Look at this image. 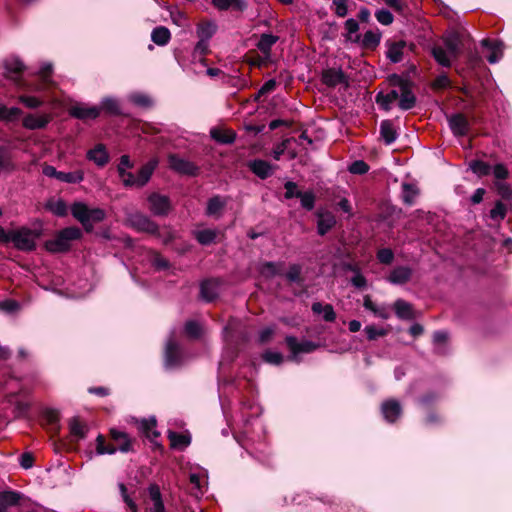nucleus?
I'll return each instance as SVG.
<instances>
[{
	"label": "nucleus",
	"instance_id": "obj_1",
	"mask_svg": "<svg viewBox=\"0 0 512 512\" xmlns=\"http://www.w3.org/2000/svg\"><path fill=\"white\" fill-rule=\"evenodd\" d=\"M109 437L112 443H106V439L102 434L96 438V452L99 455L114 454L116 451L128 453L134 451L135 438L130 437L126 432L111 428L109 430Z\"/></svg>",
	"mask_w": 512,
	"mask_h": 512
},
{
	"label": "nucleus",
	"instance_id": "obj_2",
	"mask_svg": "<svg viewBox=\"0 0 512 512\" xmlns=\"http://www.w3.org/2000/svg\"><path fill=\"white\" fill-rule=\"evenodd\" d=\"M223 340L233 353V361L250 341V335L241 321L231 317L222 330Z\"/></svg>",
	"mask_w": 512,
	"mask_h": 512
},
{
	"label": "nucleus",
	"instance_id": "obj_3",
	"mask_svg": "<svg viewBox=\"0 0 512 512\" xmlns=\"http://www.w3.org/2000/svg\"><path fill=\"white\" fill-rule=\"evenodd\" d=\"M387 82L393 88H399L398 107L403 111L413 109L417 104V97L413 92L415 83L408 77L393 73L388 75Z\"/></svg>",
	"mask_w": 512,
	"mask_h": 512
},
{
	"label": "nucleus",
	"instance_id": "obj_4",
	"mask_svg": "<svg viewBox=\"0 0 512 512\" xmlns=\"http://www.w3.org/2000/svg\"><path fill=\"white\" fill-rule=\"evenodd\" d=\"M83 236L82 230L77 226L65 227L53 239L45 242L44 246L51 253H64L71 249V242L80 240Z\"/></svg>",
	"mask_w": 512,
	"mask_h": 512
},
{
	"label": "nucleus",
	"instance_id": "obj_5",
	"mask_svg": "<svg viewBox=\"0 0 512 512\" xmlns=\"http://www.w3.org/2000/svg\"><path fill=\"white\" fill-rule=\"evenodd\" d=\"M39 236L34 230L22 227L11 231L10 242L21 251H33L36 248L35 238Z\"/></svg>",
	"mask_w": 512,
	"mask_h": 512
},
{
	"label": "nucleus",
	"instance_id": "obj_6",
	"mask_svg": "<svg viewBox=\"0 0 512 512\" xmlns=\"http://www.w3.org/2000/svg\"><path fill=\"white\" fill-rule=\"evenodd\" d=\"M385 46L387 48L385 52V56L391 63H399L403 60L404 52L407 48L413 51L416 48L414 43L408 44L405 40H394L387 39L385 41Z\"/></svg>",
	"mask_w": 512,
	"mask_h": 512
},
{
	"label": "nucleus",
	"instance_id": "obj_7",
	"mask_svg": "<svg viewBox=\"0 0 512 512\" xmlns=\"http://www.w3.org/2000/svg\"><path fill=\"white\" fill-rule=\"evenodd\" d=\"M128 222L138 232H145L160 237L158 224L142 213L131 214Z\"/></svg>",
	"mask_w": 512,
	"mask_h": 512
},
{
	"label": "nucleus",
	"instance_id": "obj_8",
	"mask_svg": "<svg viewBox=\"0 0 512 512\" xmlns=\"http://www.w3.org/2000/svg\"><path fill=\"white\" fill-rule=\"evenodd\" d=\"M168 163L172 170L182 175L196 177L200 173V168L196 164L176 154L168 156Z\"/></svg>",
	"mask_w": 512,
	"mask_h": 512
},
{
	"label": "nucleus",
	"instance_id": "obj_9",
	"mask_svg": "<svg viewBox=\"0 0 512 512\" xmlns=\"http://www.w3.org/2000/svg\"><path fill=\"white\" fill-rule=\"evenodd\" d=\"M183 363V352L179 344L170 339L166 343L165 351H164V366L166 369H175L182 365Z\"/></svg>",
	"mask_w": 512,
	"mask_h": 512
},
{
	"label": "nucleus",
	"instance_id": "obj_10",
	"mask_svg": "<svg viewBox=\"0 0 512 512\" xmlns=\"http://www.w3.org/2000/svg\"><path fill=\"white\" fill-rule=\"evenodd\" d=\"M149 210L154 216L164 217L172 209L171 200L168 196L153 192L148 196Z\"/></svg>",
	"mask_w": 512,
	"mask_h": 512
},
{
	"label": "nucleus",
	"instance_id": "obj_11",
	"mask_svg": "<svg viewBox=\"0 0 512 512\" xmlns=\"http://www.w3.org/2000/svg\"><path fill=\"white\" fill-rule=\"evenodd\" d=\"M148 498L145 500L147 512H167L160 487L156 483L149 484L147 488Z\"/></svg>",
	"mask_w": 512,
	"mask_h": 512
},
{
	"label": "nucleus",
	"instance_id": "obj_12",
	"mask_svg": "<svg viewBox=\"0 0 512 512\" xmlns=\"http://www.w3.org/2000/svg\"><path fill=\"white\" fill-rule=\"evenodd\" d=\"M450 130L456 137L466 136L470 130V123L467 116L463 113H454L447 116Z\"/></svg>",
	"mask_w": 512,
	"mask_h": 512
},
{
	"label": "nucleus",
	"instance_id": "obj_13",
	"mask_svg": "<svg viewBox=\"0 0 512 512\" xmlns=\"http://www.w3.org/2000/svg\"><path fill=\"white\" fill-rule=\"evenodd\" d=\"M222 283L220 278L204 279L200 284L201 298L208 303L215 301L219 296V287Z\"/></svg>",
	"mask_w": 512,
	"mask_h": 512
},
{
	"label": "nucleus",
	"instance_id": "obj_14",
	"mask_svg": "<svg viewBox=\"0 0 512 512\" xmlns=\"http://www.w3.org/2000/svg\"><path fill=\"white\" fill-rule=\"evenodd\" d=\"M443 41L450 56L454 59L458 58L464 46L463 35L460 32L453 30L445 35Z\"/></svg>",
	"mask_w": 512,
	"mask_h": 512
},
{
	"label": "nucleus",
	"instance_id": "obj_15",
	"mask_svg": "<svg viewBox=\"0 0 512 512\" xmlns=\"http://www.w3.org/2000/svg\"><path fill=\"white\" fill-rule=\"evenodd\" d=\"M285 343L294 356L300 353H312L319 348V344L309 340L298 342L295 336H286Z\"/></svg>",
	"mask_w": 512,
	"mask_h": 512
},
{
	"label": "nucleus",
	"instance_id": "obj_16",
	"mask_svg": "<svg viewBox=\"0 0 512 512\" xmlns=\"http://www.w3.org/2000/svg\"><path fill=\"white\" fill-rule=\"evenodd\" d=\"M321 81L329 88H335L338 84L348 85V78L342 69H324L321 74Z\"/></svg>",
	"mask_w": 512,
	"mask_h": 512
},
{
	"label": "nucleus",
	"instance_id": "obj_17",
	"mask_svg": "<svg viewBox=\"0 0 512 512\" xmlns=\"http://www.w3.org/2000/svg\"><path fill=\"white\" fill-rule=\"evenodd\" d=\"M381 413L388 423H395L402 415L403 409L396 399H388L381 404Z\"/></svg>",
	"mask_w": 512,
	"mask_h": 512
},
{
	"label": "nucleus",
	"instance_id": "obj_18",
	"mask_svg": "<svg viewBox=\"0 0 512 512\" xmlns=\"http://www.w3.org/2000/svg\"><path fill=\"white\" fill-rule=\"evenodd\" d=\"M157 421L155 417H151L149 419H142L140 421L139 430L144 434V436L150 440L151 443L154 444L155 448L163 450L162 444L155 441L160 436V432L157 431L156 428Z\"/></svg>",
	"mask_w": 512,
	"mask_h": 512
},
{
	"label": "nucleus",
	"instance_id": "obj_19",
	"mask_svg": "<svg viewBox=\"0 0 512 512\" xmlns=\"http://www.w3.org/2000/svg\"><path fill=\"white\" fill-rule=\"evenodd\" d=\"M228 203V197L221 195H214L208 199L205 214L209 217L219 219L222 216L223 210Z\"/></svg>",
	"mask_w": 512,
	"mask_h": 512
},
{
	"label": "nucleus",
	"instance_id": "obj_20",
	"mask_svg": "<svg viewBox=\"0 0 512 512\" xmlns=\"http://www.w3.org/2000/svg\"><path fill=\"white\" fill-rule=\"evenodd\" d=\"M412 276V268L408 266H396L390 271L387 280L394 285H404L411 280Z\"/></svg>",
	"mask_w": 512,
	"mask_h": 512
},
{
	"label": "nucleus",
	"instance_id": "obj_21",
	"mask_svg": "<svg viewBox=\"0 0 512 512\" xmlns=\"http://www.w3.org/2000/svg\"><path fill=\"white\" fill-rule=\"evenodd\" d=\"M250 171L262 180L267 179L273 174L274 166L266 160L255 159L248 163Z\"/></svg>",
	"mask_w": 512,
	"mask_h": 512
},
{
	"label": "nucleus",
	"instance_id": "obj_22",
	"mask_svg": "<svg viewBox=\"0 0 512 512\" xmlns=\"http://www.w3.org/2000/svg\"><path fill=\"white\" fill-rule=\"evenodd\" d=\"M317 233L320 236L326 235L335 225L336 218L329 211H317Z\"/></svg>",
	"mask_w": 512,
	"mask_h": 512
},
{
	"label": "nucleus",
	"instance_id": "obj_23",
	"mask_svg": "<svg viewBox=\"0 0 512 512\" xmlns=\"http://www.w3.org/2000/svg\"><path fill=\"white\" fill-rule=\"evenodd\" d=\"M69 113L76 119L86 121L89 119L98 118L100 115V108L97 106L88 107L83 105H75L70 108Z\"/></svg>",
	"mask_w": 512,
	"mask_h": 512
},
{
	"label": "nucleus",
	"instance_id": "obj_24",
	"mask_svg": "<svg viewBox=\"0 0 512 512\" xmlns=\"http://www.w3.org/2000/svg\"><path fill=\"white\" fill-rule=\"evenodd\" d=\"M210 136L218 144L229 145L235 142L237 135L232 129L213 127L210 129Z\"/></svg>",
	"mask_w": 512,
	"mask_h": 512
},
{
	"label": "nucleus",
	"instance_id": "obj_25",
	"mask_svg": "<svg viewBox=\"0 0 512 512\" xmlns=\"http://www.w3.org/2000/svg\"><path fill=\"white\" fill-rule=\"evenodd\" d=\"M85 211L84 202H74L71 206L72 216L82 224L87 233H91L94 229V222L88 220Z\"/></svg>",
	"mask_w": 512,
	"mask_h": 512
},
{
	"label": "nucleus",
	"instance_id": "obj_26",
	"mask_svg": "<svg viewBox=\"0 0 512 512\" xmlns=\"http://www.w3.org/2000/svg\"><path fill=\"white\" fill-rule=\"evenodd\" d=\"M50 121L51 117L48 114H42L40 116L28 114L23 118L22 125L26 129L37 130L45 128Z\"/></svg>",
	"mask_w": 512,
	"mask_h": 512
},
{
	"label": "nucleus",
	"instance_id": "obj_27",
	"mask_svg": "<svg viewBox=\"0 0 512 512\" xmlns=\"http://www.w3.org/2000/svg\"><path fill=\"white\" fill-rule=\"evenodd\" d=\"M24 497L19 491L5 490L0 492V512H7L8 507L15 506Z\"/></svg>",
	"mask_w": 512,
	"mask_h": 512
},
{
	"label": "nucleus",
	"instance_id": "obj_28",
	"mask_svg": "<svg viewBox=\"0 0 512 512\" xmlns=\"http://www.w3.org/2000/svg\"><path fill=\"white\" fill-rule=\"evenodd\" d=\"M396 100L399 101V91L396 89H392L388 93L380 91L375 96V102L379 105L380 109L386 112L391 110V105Z\"/></svg>",
	"mask_w": 512,
	"mask_h": 512
},
{
	"label": "nucleus",
	"instance_id": "obj_29",
	"mask_svg": "<svg viewBox=\"0 0 512 512\" xmlns=\"http://www.w3.org/2000/svg\"><path fill=\"white\" fill-rule=\"evenodd\" d=\"M87 158L97 166L104 167L109 162V154L103 144H97L87 152Z\"/></svg>",
	"mask_w": 512,
	"mask_h": 512
},
{
	"label": "nucleus",
	"instance_id": "obj_30",
	"mask_svg": "<svg viewBox=\"0 0 512 512\" xmlns=\"http://www.w3.org/2000/svg\"><path fill=\"white\" fill-rule=\"evenodd\" d=\"M382 38V33L377 28L376 31L368 30L364 33L363 38H360V44L363 49L374 51L379 46Z\"/></svg>",
	"mask_w": 512,
	"mask_h": 512
},
{
	"label": "nucleus",
	"instance_id": "obj_31",
	"mask_svg": "<svg viewBox=\"0 0 512 512\" xmlns=\"http://www.w3.org/2000/svg\"><path fill=\"white\" fill-rule=\"evenodd\" d=\"M212 4L220 11H227L229 9L243 12L248 7L246 0H212Z\"/></svg>",
	"mask_w": 512,
	"mask_h": 512
},
{
	"label": "nucleus",
	"instance_id": "obj_32",
	"mask_svg": "<svg viewBox=\"0 0 512 512\" xmlns=\"http://www.w3.org/2000/svg\"><path fill=\"white\" fill-rule=\"evenodd\" d=\"M393 308L396 316L401 320H413L415 318L413 306L403 299H397Z\"/></svg>",
	"mask_w": 512,
	"mask_h": 512
},
{
	"label": "nucleus",
	"instance_id": "obj_33",
	"mask_svg": "<svg viewBox=\"0 0 512 512\" xmlns=\"http://www.w3.org/2000/svg\"><path fill=\"white\" fill-rule=\"evenodd\" d=\"M279 40L278 36L263 33L260 36V39L257 43V48L260 50V52L264 55L265 59H269L271 57L272 47L274 44L277 43Z\"/></svg>",
	"mask_w": 512,
	"mask_h": 512
},
{
	"label": "nucleus",
	"instance_id": "obj_34",
	"mask_svg": "<svg viewBox=\"0 0 512 512\" xmlns=\"http://www.w3.org/2000/svg\"><path fill=\"white\" fill-rule=\"evenodd\" d=\"M157 163V160H150L139 169L136 176L137 187H143L149 182Z\"/></svg>",
	"mask_w": 512,
	"mask_h": 512
},
{
	"label": "nucleus",
	"instance_id": "obj_35",
	"mask_svg": "<svg viewBox=\"0 0 512 512\" xmlns=\"http://www.w3.org/2000/svg\"><path fill=\"white\" fill-rule=\"evenodd\" d=\"M311 310L316 315H323V319L326 322H334L336 320V312L331 304H323L321 302H314L311 305Z\"/></svg>",
	"mask_w": 512,
	"mask_h": 512
},
{
	"label": "nucleus",
	"instance_id": "obj_36",
	"mask_svg": "<svg viewBox=\"0 0 512 512\" xmlns=\"http://www.w3.org/2000/svg\"><path fill=\"white\" fill-rule=\"evenodd\" d=\"M196 32L199 40L209 41L217 32V25L213 21H201L197 25Z\"/></svg>",
	"mask_w": 512,
	"mask_h": 512
},
{
	"label": "nucleus",
	"instance_id": "obj_37",
	"mask_svg": "<svg viewBox=\"0 0 512 512\" xmlns=\"http://www.w3.org/2000/svg\"><path fill=\"white\" fill-rule=\"evenodd\" d=\"M282 267L283 263L281 262L266 261L261 264L259 273L265 279H272L275 276L282 275Z\"/></svg>",
	"mask_w": 512,
	"mask_h": 512
},
{
	"label": "nucleus",
	"instance_id": "obj_38",
	"mask_svg": "<svg viewBox=\"0 0 512 512\" xmlns=\"http://www.w3.org/2000/svg\"><path fill=\"white\" fill-rule=\"evenodd\" d=\"M168 438L173 449H184L191 443V436L189 434L178 433L172 430L168 431Z\"/></svg>",
	"mask_w": 512,
	"mask_h": 512
},
{
	"label": "nucleus",
	"instance_id": "obj_39",
	"mask_svg": "<svg viewBox=\"0 0 512 512\" xmlns=\"http://www.w3.org/2000/svg\"><path fill=\"white\" fill-rule=\"evenodd\" d=\"M401 199L404 204L411 206L415 203V198L419 195V189L415 184L404 182L401 185Z\"/></svg>",
	"mask_w": 512,
	"mask_h": 512
},
{
	"label": "nucleus",
	"instance_id": "obj_40",
	"mask_svg": "<svg viewBox=\"0 0 512 512\" xmlns=\"http://www.w3.org/2000/svg\"><path fill=\"white\" fill-rule=\"evenodd\" d=\"M98 108H100V112L103 111L104 114L109 116L122 115L119 102L111 97L103 98Z\"/></svg>",
	"mask_w": 512,
	"mask_h": 512
},
{
	"label": "nucleus",
	"instance_id": "obj_41",
	"mask_svg": "<svg viewBox=\"0 0 512 512\" xmlns=\"http://www.w3.org/2000/svg\"><path fill=\"white\" fill-rule=\"evenodd\" d=\"M45 209L52 212L54 215L58 217H65L68 214L67 204L61 198L58 200H55L53 198L49 199L45 203Z\"/></svg>",
	"mask_w": 512,
	"mask_h": 512
},
{
	"label": "nucleus",
	"instance_id": "obj_42",
	"mask_svg": "<svg viewBox=\"0 0 512 512\" xmlns=\"http://www.w3.org/2000/svg\"><path fill=\"white\" fill-rule=\"evenodd\" d=\"M380 135L387 145L394 143L397 139V132L391 120H383L380 124Z\"/></svg>",
	"mask_w": 512,
	"mask_h": 512
},
{
	"label": "nucleus",
	"instance_id": "obj_43",
	"mask_svg": "<svg viewBox=\"0 0 512 512\" xmlns=\"http://www.w3.org/2000/svg\"><path fill=\"white\" fill-rule=\"evenodd\" d=\"M171 39L170 30L165 26H158L151 33V40L159 46L168 44Z\"/></svg>",
	"mask_w": 512,
	"mask_h": 512
},
{
	"label": "nucleus",
	"instance_id": "obj_44",
	"mask_svg": "<svg viewBox=\"0 0 512 512\" xmlns=\"http://www.w3.org/2000/svg\"><path fill=\"white\" fill-rule=\"evenodd\" d=\"M23 114V111L18 107H7L4 104H0V121L2 122H14L19 119Z\"/></svg>",
	"mask_w": 512,
	"mask_h": 512
},
{
	"label": "nucleus",
	"instance_id": "obj_45",
	"mask_svg": "<svg viewBox=\"0 0 512 512\" xmlns=\"http://www.w3.org/2000/svg\"><path fill=\"white\" fill-rule=\"evenodd\" d=\"M345 29L347 30V33L344 34L346 41L352 42V43H359L360 42V35L357 34L359 30V23L353 18H349L345 21Z\"/></svg>",
	"mask_w": 512,
	"mask_h": 512
},
{
	"label": "nucleus",
	"instance_id": "obj_46",
	"mask_svg": "<svg viewBox=\"0 0 512 512\" xmlns=\"http://www.w3.org/2000/svg\"><path fill=\"white\" fill-rule=\"evenodd\" d=\"M70 433L78 439H84L88 431V427L79 417H73L69 422Z\"/></svg>",
	"mask_w": 512,
	"mask_h": 512
},
{
	"label": "nucleus",
	"instance_id": "obj_47",
	"mask_svg": "<svg viewBox=\"0 0 512 512\" xmlns=\"http://www.w3.org/2000/svg\"><path fill=\"white\" fill-rule=\"evenodd\" d=\"M469 168L478 177L488 176L492 172L491 165L479 159L472 160L469 163Z\"/></svg>",
	"mask_w": 512,
	"mask_h": 512
},
{
	"label": "nucleus",
	"instance_id": "obj_48",
	"mask_svg": "<svg viewBox=\"0 0 512 512\" xmlns=\"http://www.w3.org/2000/svg\"><path fill=\"white\" fill-rule=\"evenodd\" d=\"M195 238L199 244L207 246L216 242L217 232L213 229H202L195 233Z\"/></svg>",
	"mask_w": 512,
	"mask_h": 512
},
{
	"label": "nucleus",
	"instance_id": "obj_49",
	"mask_svg": "<svg viewBox=\"0 0 512 512\" xmlns=\"http://www.w3.org/2000/svg\"><path fill=\"white\" fill-rule=\"evenodd\" d=\"M284 276L289 283H296L299 285L304 283L302 267L299 264H290L289 269Z\"/></svg>",
	"mask_w": 512,
	"mask_h": 512
},
{
	"label": "nucleus",
	"instance_id": "obj_50",
	"mask_svg": "<svg viewBox=\"0 0 512 512\" xmlns=\"http://www.w3.org/2000/svg\"><path fill=\"white\" fill-rule=\"evenodd\" d=\"M5 70L8 74L20 76L24 73L26 66L19 58H13L5 62Z\"/></svg>",
	"mask_w": 512,
	"mask_h": 512
},
{
	"label": "nucleus",
	"instance_id": "obj_51",
	"mask_svg": "<svg viewBox=\"0 0 512 512\" xmlns=\"http://www.w3.org/2000/svg\"><path fill=\"white\" fill-rule=\"evenodd\" d=\"M431 53H432V56L434 57L435 61L439 65L446 67V68L451 67L452 63H451L450 57L448 56V54L444 48H442L440 46H435L432 48Z\"/></svg>",
	"mask_w": 512,
	"mask_h": 512
},
{
	"label": "nucleus",
	"instance_id": "obj_52",
	"mask_svg": "<svg viewBox=\"0 0 512 512\" xmlns=\"http://www.w3.org/2000/svg\"><path fill=\"white\" fill-rule=\"evenodd\" d=\"M84 179V173L81 170L73 172H60L59 181L70 184H78Z\"/></svg>",
	"mask_w": 512,
	"mask_h": 512
},
{
	"label": "nucleus",
	"instance_id": "obj_53",
	"mask_svg": "<svg viewBox=\"0 0 512 512\" xmlns=\"http://www.w3.org/2000/svg\"><path fill=\"white\" fill-rule=\"evenodd\" d=\"M301 206L307 211H311L315 207L316 196L312 190L300 192L299 197Z\"/></svg>",
	"mask_w": 512,
	"mask_h": 512
},
{
	"label": "nucleus",
	"instance_id": "obj_54",
	"mask_svg": "<svg viewBox=\"0 0 512 512\" xmlns=\"http://www.w3.org/2000/svg\"><path fill=\"white\" fill-rule=\"evenodd\" d=\"M185 334L191 339H198L201 337L202 328L195 320H188L184 326Z\"/></svg>",
	"mask_w": 512,
	"mask_h": 512
},
{
	"label": "nucleus",
	"instance_id": "obj_55",
	"mask_svg": "<svg viewBox=\"0 0 512 512\" xmlns=\"http://www.w3.org/2000/svg\"><path fill=\"white\" fill-rule=\"evenodd\" d=\"M85 214L88 220L94 223H100L106 218V212L102 208H89L87 204L84 203Z\"/></svg>",
	"mask_w": 512,
	"mask_h": 512
},
{
	"label": "nucleus",
	"instance_id": "obj_56",
	"mask_svg": "<svg viewBox=\"0 0 512 512\" xmlns=\"http://www.w3.org/2000/svg\"><path fill=\"white\" fill-rule=\"evenodd\" d=\"M369 169V165L364 160H355L348 167V171L355 175H364Z\"/></svg>",
	"mask_w": 512,
	"mask_h": 512
},
{
	"label": "nucleus",
	"instance_id": "obj_57",
	"mask_svg": "<svg viewBox=\"0 0 512 512\" xmlns=\"http://www.w3.org/2000/svg\"><path fill=\"white\" fill-rule=\"evenodd\" d=\"M506 214L507 207L501 201H497L495 206L490 210V218L493 220H503L506 217Z\"/></svg>",
	"mask_w": 512,
	"mask_h": 512
},
{
	"label": "nucleus",
	"instance_id": "obj_58",
	"mask_svg": "<svg viewBox=\"0 0 512 512\" xmlns=\"http://www.w3.org/2000/svg\"><path fill=\"white\" fill-rule=\"evenodd\" d=\"M262 359L266 363L273 364V365H280L283 363L284 357L280 352L266 350L262 354Z\"/></svg>",
	"mask_w": 512,
	"mask_h": 512
},
{
	"label": "nucleus",
	"instance_id": "obj_59",
	"mask_svg": "<svg viewBox=\"0 0 512 512\" xmlns=\"http://www.w3.org/2000/svg\"><path fill=\"white\" fill-rule=\"evenodd\" d=\"M45 422L53 428L58 429V423L60 420L59 412L55 409H46L43 413Z\"/></svg>",
	"mask_w": 512,
	"mask_h": 512
},
{
	"label": "nucleus",
	"instance_id": "obj_60",
	"mask_svg": "<svg viewBox=\"0 0 512 512\" xmlns=\"http://www.w3.org/2000/svg\"><path fill=\"white\" fill-rule=\"evenodd\" d=\"M19 102L25 105L29 109H36L43 105V100L35 96L21 95L19 96Z\"/></svg>",
	"mask_w": 512,
	"mask_h": 512
},
{
	"label": "nucleus",
	"instance_id": "obj_61",
	"mask_svg": "<svg viewBox=\"0 0 512 512\" xmlns=\"http://www.w3.org/2000/svg\"><path fill=\"white\" fill-rule=\"evenodd\" d=\"M349 0H332V10L338 17H345L348 14Z\"/></svg>",
	"mask_w": 512,
	"mask_h": 512
},
{
	"label": "nucleus",
	"instance_id": "obj_62",
	"mask_svg": "<svg viewBox=\"0 0 512 512\" xmlns=\"http://www.w3.org/2000/svg\"><path fill=\"white\" fill-rule=\"evenodd\" d=\"M294 141L296 142V139L291 137V138H286L284 139L283 141H281L280 143H278L274 149H273V158L275 160H280L281 156L285 153V151L288 149L289 147V144Z\"/></svg>",
	"mask_w": 512,
	"mask_h": 512
},
{
	"label": "nucleus",
	"instance_id": "obj_63",
	"mask_svg": "<svg viewBox=\"0 0 512 512\" xmlns=\"http://www.w3.org/2000/svg\"><path fill=\"white\" fill-rule=\"evenodd\" d=\"M451 81L446 73L438 75L431 84L433 90H444L450 87Z\"/></svg>",
	"mask_w": 512,
	"mask_h": 512
},
{
	"label": "nucleus",
	"instance_id": "obj_64",
	"mask_svg": "<svg viewBox=\"0 0 512 512\" xmlns=\"http://www.w3.org/2000/svg\"><path fill=\"white\" fill-rule=\"evenodd\" d=\"M119 489H120V492H121V496L123 498V501L125 502V504L127 505L128 509L130 510V512H138L139 511V508H138V505L135 503V501L128 495L127 493V488L125 486V484L123 483H120L119 484Z\"/></svg>",
	"mask_w": 512,
	"mask_h": 512
}]
</instances>
